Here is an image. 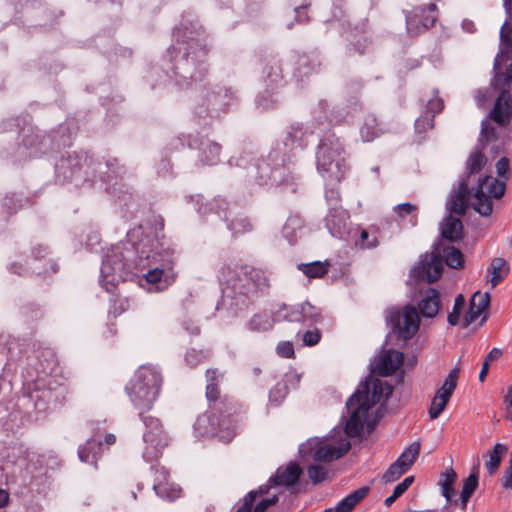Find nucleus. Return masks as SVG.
Returning a JSON list of instances; mask_svg holds the SVG:
<instances>
[{"label": "nucleus", "mask_w": 512, "mask_h": 512, "mask_svg": "<svg viewBox=\"0 0 512 512\" xmlns=\"http://www.w3.org/2000/svg\"><path fill=\"white\" fill-rule=\"evenodd\" d=\"M173 37L167 54L174 63L177 85L188 87L193 82L202 81L208 73L206 58L209 53L204 30L192 23L181 25L175 28Z\"/></svg>", "instance_id": "2"}, {"label": "nucleus", "mask_w": 512, "mask_h": 512, "mask_svg": "<svg viewBox=\"0 0 512 512\" xmlns=\"http://www.w3.org/2000/svg\"><path fill=\"white\" fill-rule=\"evenodd\" d=\"M466 300L462 294H458L455 298L452 311L448 314L447 321L450 325L456 326L460 323L461 314L465 307Z\"/></svg>", "instance_id": "49"}, {"label": "nucleus", "mask_w": 512, "mask_h": 512, "mask_svg": "<svg viewBox=\"0 0 512 512\" xmlns=\"http://www.w3.org/2000/svg\"><path fill=\"white\" fill-rule=\"evenodd\" d=\"M153 489L162 499L173 501L180 497L181 489L169 481L154 482Z\"/></svg>", "instance_id": "42"}, {"label": "nucleus", "mask_w": 512, "mask_h": 512, "mask_svg": "<svg viewBox=\"0 0 512 512\" xmlns=\"http://www.w3.org/2000/svg\"><path fill=\"white\" fill-rule=\"evenodd\" d=\"M321 340V333L319 329L314 328L312 330H307L302 335V342L305 346H315Z\"/></svg>", "instance_id": "61"}, {"label": "nucleus", "mask_w": 512, "mask_h": 512, "mask_svg": "<svg viewBox=\"0 0 512 512\" xmlns=\"http://www.w3.org/2000/svg\"><path fill=\"white\" fill-rule=\"evenodd\" d=\"M28 132L23 139V147L27 150L28 157H39L46 152V143L49 138L34 131L33 128H29Z\"/></svg>", "instance_id": "27"}, {"label": "nucleus", "mask_w": 512, "mask_h": 512, "mask_svg": "<svg viewBox=\"0 0 512 512\" xmlns=\"http://www.w3.org/2000/svg\"><path fill=\"white\" fill-rule=\"evenodd\" d=\"M507 447L502 443H496L489 453V459L485 462V467L490 475H493L499 469L502 457L506 454Z\"/></svg>", "instance_id": "43"}, {"label": "nucleus", "mask_w": 512, "mask_h": 512, "mask_svg": "<svg viewBox=\"0 0 512 512\" xmlns=\"http://www.w3.org/2000/svg\"><path fill=\"white\" fill-rule=\"evenodd\" d=\"M459 373L460 368L458 366L450 370L442 385L436 390L434 395L449 402L457 387Z\"/></svg>", "instance_id": "36"}, {"label": "nucleus", "mask_w": 512, "mask_h": 512, "mask_svg": "<svg viewBox=\"0 0 512 512\" xmlns=\"http://www.w3.org/2000/svg\"><path fill=\"white\" fill-rule=\"evenodd\" d=\"M279 154L276 151L271 152L266 159H258L255 163L248 164L247 156H240V167L248 169V175L254 179L258 185H270L283 187L291 192L297 191V177L290 168L279 162Z\"/></svg>", "instance_id": "7"}, {"label": "nucleus", "mask_w": 512, "mask_h": 512, "mask_svg": "<svg viewBox=\"0 0 512 512\" xmlns=\"http://www.w3.org/2000/svg\"><path fill=\"white\" fill-rule=\"evenodd\" d=\"M456 480L457 474L453 468H447L440 475L438 485L440 486L441 495L446 499L447 503L458 504L457 500L453 501V497L455 496L454 485Z\"/></svg>", "instance_id": "31"}, {"label": "nucleus", "mask_w": 512, "mask_h": 512, "mask_svg": "<svg viewBox=\"0 0 512 512\" xmlns=\"http://www.w3.org/2000/svg\"><path fill=\"white\" fill-rule=\"evenodd\" d=\"M350 448V442L345 439L337 443H328L312 438L302 444L299 451L303 454L312 453V457L316 462H331L344 456Z\"/></svg>", "instance_id": "14"}, {"label": "nucleus", "mask_w": 512, "mask_h": 512, "mask_svg": "<svg viewBox=\"0 0 512 512\" xmlns=\"http://www.w3.org/2000/svg\"><path fill=\"white\" fill-rule=\"evenodd\" d=\"M277 354L283 358H294L295 352L292 342L282 341L276 347Z\"/></svg>", "instance_id": "63"}, {"label": "nucleus", "mask_w": 512, "mask_h": 512, "mask_svg": "<svg viewBox=\"0 0 512 512\" xmlns=\"http://www.w3.org/2000/svg\"><path fill=\"white\" fill-rule=\"evenodd\" d=\"M393 392V387L380 379L367 378L361 382L356 391L349 397L346 407L350 417L345 425V433L349 437L361 434L369 410L387 400Z\"/></svg>", "instance_id": "5"}, {"label": "nucleus", "mask_w": 512, "mask_h": 512, "mask_svg": "<svg viewBox=\"0 0 512 512\" xmlns=\"http://www.w3.org/2000/svg\"><path fill=\"white\" fill-rule=\"evenodd\" d=\"M139 412L141 421L145 426L143 433V458L146 462L157 461L163 454L164 449L170 443V437L163 428L161 421L151 415H144Z\"/></svg>", "instance_id": "10"}, {"label": "nucleus", "mask_w": 512, "mask_h": 512, "mask_svg": "<svg viewBox=\"0 0 512 512\" xmlns=\"http://www.w3.org/2000/svg\"><path fill=\"white\" fill-rule=\"evenodd\" d=\"M437 6L435 3L427 7L419 6L406 14V26L410 35H418L433 27L437 21Z\"/></svg>", "instance_id": "16"}, {"label": "nucleus", "mask_w": 512, "mask_h": 512, "mask_svg": "<svg viewBox=\"0 0 512 512\" xmlns=\"http://www.w3.org/2000/svg\"><path fill=\"white\" fill-rule=\"evenodd\" d=\"M116 436L114 434H107L104 437V443L92 437L86 441V443L79 447L78 456L82 462L97 465V461L104 451V445L107 447L115 444Z\"/></svg>", "instance_id": "20"}, {"label": "nucleus", "mask_w": 512, "mask_h": 512, "mask_svg": "<svg viewBox=\"0 0 512 512\" xmlns=\"http://www.w3.org/2000/svg\"><path fill=\"white\" fill-rule=\"evenodd\" d=\"M191 148H196L194 143L189 144ZM199 150V160L204 165H215L219 162L221 145L209 139L202 140L197 146Z\"/></svg>", "instance_id": "26"}, {"label": "nucleus", "mask_w": 512, "mask_h": 512, "mask_svg": "<svg viewBox=\"0 0 512 512\" xmlns=\"http://www.w3.org/2000/svg\"><path fill=\"white\" fill-rule=\"evenodd\" d=\"M421 444L419 441L411 443L396 459V463L403 467L406 471H409L413 464L419 457Z\"/></svg>", "instance_id": "40"}, {"label": "nucleus", "mask_w": 512, "mask_h": 512, "mask_svg": "<svg viewBox=\"0 0 512 512\" xmlns=\"http://www.w3.org/2000/svg\"><path fill=\"white\" fill-rule=\"evenodd\" d=\"M486 310L478 305L469 303L468 312L463 317V327L467 328L470 324L476 321Z\"/></svg>", "instance_id": "57"}, {"label": "nucleus", "mask_w": 512, "mask_h": 512, "mask_svg": "<svg viewBox=\"0 0 512 512\" xmlns=\"http://www.w3.org/2000/svg\"><path fill=\"white\" fill-rule=\"evenodd\" d=\"M383 133L381 124L373 114H367L360 127V135L364 142H371Z\"/></svg>", "instance_id": "34"}, {"label": "nucleus", "mask_w": 512, "mask_h": 512, "mask_svg": "<svg viewBox=\"0 0 512 512\" xmlns=\"http://www.w3.org/2000/svg\"><path fill=\"white\" fill-rule=\"evenodd\" d=\"M275 319L272 314L268 312H260L254 314L247 322V329L251 332L262 333L267 332L273 328Z\"/></svg>", "instance_id": "35"}, {"label": "nucleus", "mask_w": 512, "mask_h": 512, "mask_svg": "<svg viewBox=\"0 0 512 512\" xmlns=\"http://www.w3.org/2000/svg\"><path fill=\"white\" fill-rule=\"evenodd\" d=\"M330 264L325 261H314L310 263H301L298 269L308 278L316 279L324 277L329 271Z\"/></svg>", "instance_id": "41"}, {"label": "nucleus", "mask_w": 512, "mask_h": 512, "mask_svg": "<svg viewBox=\"0 0 512 512\" xmlns=\"http://www.w3.org/2000/svg\"><path fill=\"white\" fill-rule=\"evenodd\" d=\"M441 235L449 241H457L462 238V222L458 218L448 216L441 224Z\"/></svg>", "instance_id": "38"}, {"label": "nucleus", "mask_w": 512, "mask_h": 512, "mask_svg": "<svg viewBox=\"0 0 512 512\" xmlns=\"http://www.w3.org/2000/svg\"><path fill=\"white\" fill-rule=\"evenodd\" d=\"M239 406L235 403H229L224 411H221L218 418L219 429L227 430V439L231 440L235 435L236 423L238 421Z\"/></svg>", "instance_id": "29"}, {"label": "nucleus", "mask_w": 512, "mask_h": 512, "mask_svg": "<svg viewBox=\"0 0 512 512\" xmlns=\"http://www.w3.org/2000/svg\"><path fill=\"white\" fill-rule=\"evenodd\" d=\"M47 254V247L38 245L32 249V257L26 261L28 268L23 267L20 263L14 262L10 264L8 270L9 272L19 276H27L29 274V270H31L33 274L37 275L55 273L58 270V267L51 259L46 258Z\"/></svg>", "instance_id": "15"}, {"label": "nucleus", "mask_w": 512, "mask_h": 512, "mask_svg": "<svg viewBox=\"0 0 512 512\" xmlns=\"http://www.w3.org/2000/svg\"><path fill=\"white\" fill-rule=\"evenodd\" d=\"M286 387L282 384L275 385L269 393V400L275 405H279L286 395Z\"/></svg>", "instance_id": "62"}, {"label": "nucleus", "mask_w": 512, "mask_h": 512, "mask_svg": "<svg viewBox=\"0 0 512 512\" xmlns=\"http://www.w3.org/2000/svg\"><path fill=\"white\" fill-rule=\"evenodd\" d=\"M277 317L280 320L300 323L301 321V312H300V304L296 305H282L277 312Z\"/></svg>", "instance_id": "47"}, {"label": "nucleus", "mask_w": 512, "mask_h": 512, "mask_svg": "<svg viewBox=\"0 0 512 512\" xmlns=\"http://www.w3.org/2000/svg\"><path fill=\"white\" fill-rule=\"evenodd\" d=\"M407 471L401 467L396 462H393L386 472L382 476V481L387 483H392L397 481L401 476H403Z\"/></svg>", "instance_id": "51"}, {"label": "nucleus", "mask_w": 512, "mask_h": 512, "mask_svg": "<svg viewBox=\"0 0 512 512\" xmlns=\"http://www.w3.org/2000/svg\"><path fill=\"white\" fill-rule=\"evenodd\" d=\"M210 356L211 352L209 350L189 349L185 354V362L193 368L207 361Z\"/></svg>", "instance_id": "48"}, {"label": "nucleus", "mask_w": 512, "mask_h": 512, "mask_svg": "<svg viewBox=\"0 0 512 512\" xmlns=\"http://www.w3.org/2000/svg\"><path fill=\"white\" fill-rule=\"evenodd\" d=\"M495 129L487 122H482L481 139L478 147L472 152L466 162L467 175L462 179H466L470 183V178L473 174L479 173L487 162L486 156L482 153L485 149L484 140L488 141L495 138Z\"/></svg>", "instance_id": "17"}, {"label": "nucleus", "mask_w": 512, "mask_h": 512, "mask_svg": "<svg viewBox=\"0 0 512 512\" xmlns=\"http://www.w3.org/2000/svg\"><path fill=\"white\" fill-rule=\"evenodd\" d=\"M174 249L162 238L144 236L138 242L128 239L113 246L105 255L100 275L101 286L113 293L120 281L135 269L150 268L144 274L147 283L156 290L166 289L174 280L172 270Z\"/></svg>", "instance_id": "1"}, {"label": "nucleus", "mask_w": 512, "mask_h": 512, "mask_svg": "<svg viewBox=\"0 0 512 512\" xmlns=\"http://www.w3.org/2000/svg\"><path fill=\"white\" fill-rule=\"evenodd\" d=\"M300 312L302 318L300 323L303 325L312 326L323 320L321 309L308 301L300 304Z\"/></svg>", "instance_id": "39"}, {"label": "nucleus", "mask_w": 512, "mask_h": 512, "mask_svg": "<svg viewBox=\"0 0 512 512\" xmlns=\"http://www.w3.org/2000/svg\"><path fill=\"white\" fill-rule=\"evenodd\" d=\"M394 211L400 218H405L406 216L411 215L412 216L411 223H412V225H416V223H417V206L416 205L411 204L409 202L401 203V204H398L394 208Z\"/></svg>", "instance_id": "50"}, {"label": "nucleus", "mask_w": 512, "mask_h": 512, "mask_svg": "<svg viewBox=\"0 0 512 512\" xmlns=\"http://www.w3.org/2000/svg\"><path fill=\"white\" fill-rule=\"evenodd\" d=\"M317 171L326 182L325 198L331 207L340 206V193L333 185L339 184L349 169L342 142L335 134L321 139L316 153Z\"/></svg>", "instance_id": "4"}, {"label": "nucleus", "mask_w": 512, "mask_h": 512, "mask_svg": "<svg viewBox=\"0 0 512 512\" xmlns=\"http://www.w3.org/2000/svg\"><path fill=\"white\" fill-rule=\"evenodd\" d=\"M478 487V475L477 473H471L463 481L462 490L460 495L464 497H471Z\"/></svg>", "instance_id": "55"}, {"label": "nucleus", "mask_w": 512, "mask_h": 512, "mask_svg": "<svg viewBox=\"0 0 512 512\" xmlns=\"http://www.w3.org/2000/svg\"><path fill=\"white\" fill-rule=\"evenodd\" d=\"M444 109V101L438 95L432 97L426 104L425 112L429 114H433L435 117L437 114L441 113Z\"/></svg>", "instance_id": "60"}, {"label": "nucleus", "mask_w": 512, "mask_h": 512, "mask_svg": "<svg viewBox=\"0 0 512 512\" xmlns=\"http://www.w3.org/2000/svg\"><path fill=\"white\" fill-rule=\"evenodd\" d=\"M440 309V294L434 288L426 290L423 299L419 303V310L422 316L433 318Z\"/></svg>", "instance_id": "30"}, {"label": "nucleus", "mask_w": 512, "mask_h": 512, "mask_svg": "<svg viewBox=\"0 0 512 512\" xmlns=\"http://www.w3.org/2000/svg\"><path fill=\"white\" fill-rule=\"evenodd\" d=\"M442 259L447 266L453 269H460L464 265V256L462 252L454 246H446L443 249Z\"/></svg>", "instance_id": "44"}, {"label": "nucleus", "mask_w": 512, "mask_h": 512, "mask_svg": "<svg viewBox=\"0 0 512 512\" xmlns=\"http://www.w3.org/2000/svg\"><path fill=\"white\" fill-rule=\"evenodd\" d=\"M302 227V221L300 218L293 216L289 217L286 221L284 227H283V235L289 239V241L293 240V237L295 236V232L297 229H300Z\"/></svg>", "instance_id": "56"}, {"label": "nucleus", "mask_w": 512, "mask_h": 512, "mask_svg": "<svg viewBox=\"0 0 512 512\" xmlns=\"http://www.w3.org/2000/svg\"><path fill=\"white\" fill-rule=\"evenodd\" d=\"M117 159L111 158L102 163L98 161L94 163L87 154H69L66 158H61L59 163L56 164L57 177H63L64 181H75L77 184L81 182V187H92L95 183L93 179L89 178V175L96 172L105 173L103 166L108 170L115 166Z\"/></svg>", "instance_id": "9"}, {"label": "nucleus", "mask_w": 512, "mask_h": 512, "mask_svg": "<svg viewBox=\"0 0 512 512\" xmlns=\"http://www.w3.org/2000/svg\"><path fill=\"white\" fill-rule=\"evenodd\" d=\"M310 133L303 127L301 123H293L287 130L285 139V146L291 151L295 149H303L308 144V137Z\"/></svg>", "instance_id": "28"}, {"label": "nucleus", "mask_w": 512, "mask_h": 512, "mask_svg": "<svg viewBox=\"0 0 512 512\" xmlns=\"http://www.w3.org/2000/svg\"><path fill=\"white\" fill-rule=\"evenodd\" d=\"M222 286L221 305L232 316L246 311L251 299L268 292L269 278L266 273L247 264L230 263L223 265L218 273Z\"/></svg>", "instance_id": "3"}, {"label": "nucleus", "mask_w": 512, "mask_h": 512, "mask_svg": "<svg viewBox=\"0 0 512 512\" xmlns=\"http://www.w3.org/2000/svg\"><path fill=\"white\" fill-rule=\"evenodd\" d=\"M368 492V487H361L339 501L335 508H329L326 509V511L351 512L352 509L368 494Z\"/></svg>", "instance_id": "32"}, {"label": "nucleus", "mask_w": 512, "mask_h": 512, "mask_svg": "<svg viewBox=\"0 0 512 512\" xmlns=\"http://www.w3.org/2000/svg\"><path fill=\"white\" fill-rule=\"evenodd\" d=\"M378 230L374 227L363 229L360 232L359 239L356 240V245L361 248H374L378 245Z\"/></svg>", "instance_id": "46"}, {"label": "nucleus", "mask_w": 512, "mask_h": 512, "mask_svg": "<svg viewBox=\"0 0 512 512\" xmlns=\"http://www.w3.org/2000/svg\"><path fill=\"white\" fill-rule=\"evenodd\" d=\"M211 210H215L219 216H224L227 227L233 234H242L252 230V223L246 217L230 218L231 212H228V203L224 198L214 199L211 203Z\"/></svg>", "instance_id": "19"}, {"label": "nucleus", "mask_w": 512, "mask_h": 512, "mask_svg": "<svg viewBox=\"0 0 512 512\" xmlns=\"http://www.w3.org/2000/svg\"><path fill=\"white\" fill-rule=\"evenodd\" d=\"M163 385L161 370L152 364L141 365L125 386V391L133 406L139 412L152 409Z\"/></svg>", "instance_id": "8"}, {"label": "nucleus", "mask_w": 512, "mask_h": 512, "mask_svg": "<svg viewBox=\"0 0 512 512\" xmlns=\"http://www.w3.org/2000/svg\"><path fill=\"white\" fill-rule=\"evenodd\" d=\"M349 214L342 207H331L325 218V224L333 237L342 239L348 233Z\"/></svg>", "instance_id": "22"}, {"label": "nucleus", "mask_w": 512, "mask_h": 512, "mask_svg": "<svg viewBox=\"0 0 512 512\" xmlns=\"http://www.w3.org/2000/svg\"><path fill=\"white\" fill-rule=\"evenodd\" d=\"M307 474L313 484H319L326 480L328 471L323 466L314 464L307 468Z\"/></svg>", "instance_id": "53"}, {"label": "nucleus", "mask_w": 512, "mask_h": 512, "mask_svg": "<svg viewBox=\"0 0 512 512\" xmlns=\"http://www.w3.org/2000/svg\"><path fill=\"white\" fill-rule=\"evenodd\" d=\"M268 492L267 486H260L257 491L248 492L243 500L238 503L232 510V512H250L253 506V503L256 500L258 495H263Z\"/></svg>", "instance_id": "45"}, {"label": "nucleus", "mask_w": 512, "mask_h": 512, "mask_svg": "<svg viewBox=\"0 0 512 512\" xmlns=\"http://www.w3.org/2000/svg\"><path fill=\"white\" fill-rule=\"evenodd\" d=\"M404 355L397 350H387L378 360L376 369L381 376H390L394 374L402 365Z\"/></svg>", "instance_id": "23"}, {"label": "nucleus", "mask_w": 512, "mask_h": 512, "mask_svg": "<svg viewBox=\"0 0 512 512\" xmlns=\"http://www.w3.org/2000/svg\"><path fill=\"white\" fill-rule=\"evenodd\" d=\"M46 381L43 378H37L33 383V388L28 385L29 398L34 401L35 407H40V402H48L52 397L51 387L45 388Z\"/></svg>", "instance_id": "37"}, {"label": "nucleus", "mask_w": 512, "mask_h": 512, "mask_svg": "<svg viewBox=\"0 0 512 512\" xmlns=\"http://www.w3.org/2000/svg\"><path fill=\"white\" fill-rule=\"evenodd\" d=\"M470 201L469 182L461 179L457 191L451 195L448 208L451 213L464 215Z\"/></svg>", "instance_id": "24"}, {"label": "nucleus", "mask_w": 512, "mask_h": 512, "mask_svg": "<svg viewBox=\"0 0 512 512\" xmlns=\"http://www.w3.org/2000/svg\"><path fill=\"white\" fill-rule=\"evenodd\" d=\"M443 272V259L439 253L427 254L412 270V275L419 279L432 283L437 281Z\"/></svg>", "instance_id": "18"}, {"label": "nucleus", "mask_w": 512, "mask_h": 512, "mask_svg": "<svg viewBox=\"0 0 512 512\" xmlns=\"http://www.w3.org/2000/svg\"><path fill=\"white\" fill-rule=\"evenodd\" d=\"M231 99L232 95L226 89L204 88L197 97L195 115L208 124L206 118L212 119L225 112Z\"/></svg>", "instance_id": "12"}, {"label": "nucleus", "mask_w": 512, "mask_h": 512, "mask_svg": "<svg viewBox=\"0 0 512 512\" xmlns=\"http://www.w3.org/2000/svg\"><path fill=\"white\" fill-rule=\"evenodd\" d=\"M509 264L503 258H494L488 267L489 282L492 288L496 287L509 274Z\"/></svg>", "instance_id": "33"}, {"label": "nucleus", "mask_w": 512, "mask_h": 512, "mask_svg": "<svg viewBox=\"0 0 512 512\" xmlns=\"http://www.w3.org/2000/svg\"><path fill=\"white\" fill-rule=\"evenodd\" d=\"M386 323L393 332L398 333L404 340H408L418 331L420 319L417 309L407 305L402 311L397 308L387 309Z\"/></svg>", "instance_id": "13"}, {"label": "nucleus", "mask_w": 512, "mask_h": 512, "mask_svg": "<svg viewBox=\"0 0 512 512\" xmlns=\"http://www.w3.org/2000/svg\"><path fill=\"white\" fill-rule=\"evenodd\" d=\"M448 403L449 402H447L445 399L439 398L436 395H434L428 410L430 419H437L443 413Z\"/></svg>", "instance_id": "54"}, {"label": "nucleus", "mask_w": 512, "mask_h": 512, "mask_svg": "<svg viewBox=\"0 0 512 512\" xmlns=\"http://www.w3.org/2000/svg\"><path fill=\"white\" fill-rule=\"evenodd\" d=\"M508 21H506L500 30L501 51L497 54L494 61V78L492 86L500 91L499 96L490 112L491 119L500 126H507L512 118V62L504 72H500V60L503 57L504 49H508L511 44L510 33L508 30Z\"/></svg>", "instance_id": "6"}, {"label": "nucleus", "mask_w": 512, "mask_h": 512, "mask_svg": "<svg viewBox=\"0 0 512 512\" xmlns=\"http://www.w3.org/2000/svg\"><path fill=\"white\" fill-rule=\"evenodd\" d=\"M434 116L425 111L416 119L415 129L418 133H425L434 127Z\"/></svg>", "instance_id": "52"}, {"label": "nucleus", "mask_w": 512, "mask_h": 512, "mask_svg": "<svg viewBox=\"0 0 512 512\" xmlns=\"http://www.w3.org/2000/svg\"><path fill=\"white\" fill-rule=\"evenodd\" d=\"M506 189L505 181L492 176H483L478 179L477 186L473 188L471 205L481 216H490L493 211L492 199L501 198Z\"/></svg>", "instance_id": "11"}, {"label": "nucleus", "mask_w": 512, "mask_h": 512, "mask_svg": "<svg viewBox=\"0 0 512 512\" xmlns=\"http://www.w3.org/2000/svg\"><path fill=\"white\" fill-rule=\"evenodd\" d=\"M302 473L301 468L296 463H289L286 467H279L274 476L270 477L268 488L271 485L290 486L295 484Z\"/></svg>", "instance_id": "25"}, {"label": "nucleus", "mask_w": 512, "mask_h": 512, "mask_svg": "<svg viewBox=\"0 0 512 512\" xmlns=\"http://www.w3.org/2000/svg\"><path fill=\"white\" fill-rule=\"evenodd\" d=\"M262 79L266 87V94H272L274 90L284 85L283 69L278 58L270 57L265 61L262 69Z\"/></svg>", "instance_id": "21"}, {"label": "nucleus", "mask_w": 512, "mask_h": 512, "mask_svg": "<svg viewBox=\"0 0 512 512\" xmlns=\"http://www.w3.org/2000/svg\"><path fill=\"white\" fill-rule=\"evenodd\" d=\"M486 310L478 305L469 303L468 312L463 317V327L467 328L470 324L476 321Z\"/></svg>", "instance_id": "58"}, {"label": "nucleus", "mask_w": 512, "mask_h": 512, "mask_svg": "<svg viewBox=\"0 0 512 512\" xmlns=\"http://www.w3.org/2000/svg\"><path fill=\"white\" fill-rule=\"evenodd\" d=\"M129 308V299L126 297H118L113 300L109 312L116 317L127 311Z\"/></svg>", "instance_id": "59"}, {"label": "nucleus", "mask_w": 512, "mask_h": 512, "mask_svg": "<svg viewBox=\"0 0 512 512\" xmlns=\"http://www.w3.org/2000/svg\"><path fill=\"white\" fill-rule=\"evenodd\" d=\"M471 304H476L481 308L487 310L490 304V294L488 292H475L471 297Z\"/></svg>", "instance_id": "64"}]
</instances>
